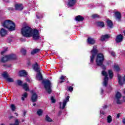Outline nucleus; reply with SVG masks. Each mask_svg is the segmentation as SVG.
Returning a JSON list of instances; mask_svg holds the SVG:
<instances>
[{
  "label": "nucleus",
  "mask_w": 125,
  "mask_h": 125,
  "mask_svg": "<svg viewBox=\"0 0 125 125\" xmlns=\"http://www.w3.org/2000/svg\"><path fill=\"white\" fill-rule=\"evenodd\" d=\"M21 35L26 38L33 37L34 40H39L40 39V33L39 30L33 29L29 26H24L21 28Z\"/></svg>",
  "instance_id": "f257e3e1"
},
{
  "label": "nucleus",
  "mask_w": 125,
  "mask_h": 125,
  "mask_svg": "<svg viewBox=\"0 0 125 125\" xmlns=\"http://www.w3.org/2000/svg\"><path fill=\"white\" fill-rule=\"evenodd\" d=\"M2 26L6 28L9 31L15 30V23L11 20H6L2 23Z\"/></svg>",
  "instance_id": "f03ea898"
},
{
  "label": "nucleus",
  "mask_w": 125,
  "mask_h": 125,
  "mask_svg": "<svg viewBox=\"0 0 125 125\" xmlns=\"http://www.w3.org/2000/svg\"><path fill=\"white\" fill-rule=\"evenodd\" d=\"M103 61H104V56L102 54H98L96 60L97 65L98 66H101L103 70H105L106 66L103 65Z\"/></svg>",
  "instance_id": "7ed1b4c3"
},
{
  "label": "nucleus",
  "mask_w": 125,
  "mask_h": 125,
  "mask_svg": "<svg viewBox=\"0 0 125 125\" xmlns=\"http://www.w3.org/2000/svg\"><path fill=\"white\" fill-rule=\"evenodd\" d=\"M98 52V50H97V47L94 46L93 47V49L90 51L91 56L90 57V64H92V63H93L95 57L97 55Z\"/></svg>",
  "instance_id": "20e7f679"
},
{
  "label": "nucleus",
  "mask_w": 125,
  "mask_h": 125,
  "mask_svg": "<svg viewBox=\"0 0 125 125\" xmlns=\"http://www.w3.org/2000/svg\"><path fill=\"white\" fill-rule=\"evenodd\" d=\"M17 58L16 55L12 54L3 57L1 58L0 62L2 63H5V62H7V61H9V60L16 59Z\"/></svg>",
  "instance_id": "39448f33"
},
{
  "label": "nucleus",
  "mask_w": 125,
  "mask_h": 125,
  "mask_svg": "<svg viewBox=\"0 0 125 125\" xmlns=\"http://www.w3.org/2000/svg\"><path fill=\"white\" fill-rule=\"evenodd\" d=\"M42 83H43L44 86L48 93L49 94L51 93V83L50 81L49 80H45L42 82Z\"/></svg>",
  "instance_id": "423d86ee"
},
{
  "label": "nucleus",
  "mask_w": 125,
  "mask_h": 125,
  "mask_svg": "<svg viewBox=\"0 0 125 125\" xmlns=\"http://www.w3.org/2000/svg\"><path fill=\"white\" fill-rule=\"evenodd\" d=\"M69 101H70V96H67V97L63 100L62 103V102H60V108L61 109H64V108L66 107V104H67V102H69Z\"/></svg>",
  "instance_id": "0eeeda50"
},
{
  "label": "nucleus",
  "mask_w": 125,
  "mask_h": 125,
  "mask_svg": "<svg viewBox=\"0 0 125 125\" xmlns=\"http://www.w3.org/2000/svg\"><path fill=\"white\" fill-rule=\"evenodd\" d=\"M2 76L4 79H5L6 81H7L8 83H13V82H14L13 78L9 77L8 73H7L6 72H3Z\"/></svg>",
  "instance_id": "6e6552de"
},
{
  "label": "nucleus",
  "mask_w": 125,
  "mask_h": 125,
  "mask_svg": "<svg viewBox=\"0 0 125 125\" xmlns=\"http://www.w3.org/2000/svg\"><path fill=\"white\" fill-rule=\"evenodd\" d=\"M102 74L103 76H104V82L103 83L104 86H107V84L108 83V74H107V72H106L105 71H103L102 72Z\"/></svg>",
  "instance_id": "1a4fd4ad"
},
{
  "label": "nucleus",
  "mask_w": 125,
  "mask_h": 125,
  "mask_svg": "<svg viewBox=\"0 0 125 125\" xmlns=\"http://www.w3.org/2000/svg\"><path fill=\"white\" fill-rule=\"evenodd\" d=\"M77 0H68L67 6L69 7H73L76 4Z\"/></svg>",
  "instance_id": "9d476101"
},
{
  "label": "nucleus",
  "mask_w": 125,
  "mask_h": 125,
  "mask_svg": "<svg viewBox=\"0 0 125 125\" xmlns=\"http://www.w3.org/2000/svg\"><path fill=\"white\" fill-rule=\"evenodd\" d=\"M124 40V36L122 34H120L117 36L116 39V42H122Z\"/></svg>",
  "instance_id": "9b49d317"
},
{
  "label": "nucleus",
  "mask_w": 125,
  "mask_h": 125,
  "mask_svg": "<svg viewBox=\"0 0 125 125\" xmlns=\"http://www.w3.org/2000/svg\"><path fill=\"white\" fill-rule=\"evenodd\" d=\"M31 93H33L31 97V100L32 102H37V101L38 100V95H37L36 93H33V91H31Z\"/></svg>",
  "instance_id": "f8f14e48"
},
{
  "label": "nucleus",
  "mask_w": 125,
  "mask_h": 125,
  "mask_svg": "<svg viewBox=\"0 0 125 125\" xmlns=\"http://www.w3.org/2000/svg\"><path fill=\"white\" fill-rule=\"evenodd\" d=\"M6 35H7V30L3 28H1L0 30V36H1V37H5Z\"/></svg>",
  "instance_id": "ddd939ff"
},
{
  "label": "nucleus",
  "mask_w": 125,
  "mask_h": 125,
  "mask_svg": "<svg viewBox=\"0 0 125 125\" xmlns=\"http://www.w3.org/2000/svg\"><path fill=\"white\" fill-rule=\"evenodd\" d=\"M16 10H22L23 8L22 4H16L15 5Z\"/></svg>",
  "instance_id": "4468645a"
},
{
  "label": "nucleus",
  "mask_w": 125,
  "mask_h": 125,
  "mask_svg": "<svg viewBox=\"0 0 125 125\" xmlns=\"http://www.w3.org/2000/svg\"><path fill=\"white\" fill-rule=\"evenodd\" d=\"M109 38H110L109 35L106 34L104 35H102L101 37V41H102V42H104V41H106L109 39Z\"/></svg>",
  "instance_id": "2eb2a0df"
},
{
  "label": "nucleus",
  "mask_w": 125,
  "mask_h": 125,
  "mask_svg": "<svg viewBox=\"0 0 125 125\" xmlns=\"http://www.w3.org/2000/svg\"><path fill=\"white\" fill-rule=\"evenodd\" d=\"M19 75L21 77H27L28 73H27L25 70H21L19 71Z\"/></svg>",
  "instance_id": "dca6fc26"
},
{
  "label": "nucleus",
  "mask_w": 125,
  "mask_h": 125,
  "mask_svg": "<svg viewBox=\"0 0 125 125\" xmlns=\"http://www.w3.org/2000/svg\"><path fill=\"white\" fill-rule=\"evenodd\" d=\"M87 42L89 44H94L95 43V40L92 38H88Z\"/></svg>",
  "instance_id": "f3484780"
},
{
  "label": "nucleus",
  "mask_w": 125,
  "mask_h": 125,
  "mask_svg": "<svg viewBox=\"0 0 125 125\" xmlns=\"http://www.w3.org/2000/svg\"><path fill=\"white\" fill-rule=\"evenodd\" d=\"M115 17L116 18L117 21H121V13L119 12H116L115 13Z\"/></svg>",
  "instance_id": "a211bd4d"
},
{
  "label": "nucleus",
  "mask_w": 125,
  "mask_h": 125,
  "mask_svg": "<svg viewBox=\"0 0 125 125\" xmlns=\"http://www.w3.org/2000/svg\"><path fill=\"white\" fill-rule=\"evenodd\" d=\"M75 19L76 21H77L78 22H81L82 21H83V19H84L82 16L79 15L76 16Z\"/></svg>",
  "instance_id": "6ab92c4d"
},
{
  "label": "nucleus",
  "mask_w": 125,
  "mask_h": 125,
  "mask_svg": "<svg viewBox=\"0 0 125 125\" xmlns=\"http://www.w3.org/2000/svg\"><path fill=\"white\" fill-rule=\"evenodd\" d=\"M121 97H122V94H121V93L117 92L116 95V98L117 99L118 104H121V102H120V101H119V99H120Z\"/></svg>",
  "instance_id": "aec40b11"
},
{
  "label": "nucleus",
  "mask_w": 125,
  "mask_h": 125,
  "mask_svg": "<svg viewBox=\"0 0 125 125\" xmlns=\"http://www.w3.org/2000/svg\"><path fill=\"white\" fill-rule=\"evenodd\" d=\"M37 73H38L36 75V80L37 81H42V74L40 71Z\"/></svg>",
  "instance_id": "412c9836"
},
{
  "label": "nucleus",
  "mask_w": 125,
  "mask_h": 125,
  "mask_svg": "<svg viewBox=\"0 0 125 125\" xmlns=\"http://www.w3.org/2000/svg\"><path fill=\"white\" fill-rule=\"evenodd\" d=\"M106 23L107 24L108 28H113V22L112 21L109 19L106 20Z\"/></svg>",
  "instance_id": "4be33fe9"
},
{
  "label": "nucleus",
  "mask_w": 125,
  "mask_h": 125,
  "mask_svg": "<svg viewBox=\"0 0 125 125\" xmlns=\"http://www.w3.org/2000/svg\"><path fill=\"white\" fill-rule=\"evenodd\" d=\"M33 69L36 71V72H40L41 69L39 68V65L38 63H36L35 64L33 65Z\"/></svg>",
  "instance_id": "5701e85b"
},
{
  "label": "nucleus",
  "mask_w": 125,
  "mask_h": 125,
  "mask_svg": "<svg viewBox=\"0 0 125 125\" xmlns=\"http://www.w3.org/2000/svg\"><path fill=\"white\" fill-rule=\"evenodd\" d=\"M22 86L23 89H24V90H25V91H28L29 90V85H28L27 83H24V84H23L22 85Z\"/></svg>",
  "instance_id": "b1692460"
},
{
  "label": "nucleus",
  "mask_w": 125,
  "mask_h": 125,
  "mask_svg": "<svg viewBox=\"0 0 125 125\" xmlns=\"http://www.w3.org/2000/svg\"><path fill=\"white\" fill-rule=\"evenodd\" d=\"M113 120L112 119V116L111 115H108L107 117L106 122L107 124H111Z\"/></svg>",
  "instance_id": "393cba45"
},
{
  "label": "nucleus",
  "mask_w": 125,
  "mask_h": 125,
  "mask_svg": "<svg viewBox=\"0 0 125 125\" xmlns=\"http://www.w3.org/2000/svg\"><path fill=\"white\" fill-rule=\"evenodd\" d=\"M100 116L101 118H103V117H105L106 116V113L104 112V110L101 109L100 110Z\"/></svg>",
  "instance_id": "a878e982"
},
{
  "label": "nucleus",
  "mask_w": 125,
  "mask_h": 125,
  "mask_svg": "<svg viewBox=\"0 0 125 125\" xmlns=\"http://www.w3.org/2000/svg\"><path fill=\"white\" fill-rule=\"evenodd\" d=\"M45 121H46V122H48L49 123H52L53 122V120H52V119H51V118H50V117H49V116L48 115H46L45 117Z\"/></svg>",
  "instance_id": "bb28decb"
},
{
  "label": "nucleus",
  "mask_w": 125,
  "mask_h": 125,
  "mask_svg": "<svg viewBox=\"0 0 125 125\" xmlns=\"http://www.w3.org/2000/svg\"><path fill=\"white\" fill-rule=\"evenodd\" d=\"M97 25L99 26V27H101V28H103V27H104V23L102 21L97 22Z\"/></svg>",
  "instance_id": "cd10ccee"
},
{
  "label": "nucleus",
  "mask_w": 125,
  "mask_h": 125,
  "mask_svg": "<svg viewBox=\"0 0 125 125\" xmlns=\"http://www.w3.org/2000/svg\"><path fill=\"white\" fill-rule=\"evenodd\" d=\"M40 51V49H34L32 50L31 51V54L32 55H34V54H36V53H38Z\"/></svg>",
  "instance_id": "c85d7f7f"
},
{
  "label": "nucleus",
  "mask_w": 125,
  "mask_h": 125,
  "mask_svg": "<svg viewBox=\"0 0 125 125\" xmlns=\"http://www.w3.org/2000/svg\"><path fill=\"white\" fill-rule=\"evenodd\" d=\"M27 96H28V93H27L26 92L23 93L22 95L21 100L22 101H24V100H25V98H27Z\"/></svg>",
  "instance_id": "c756f323"
},
{
  "label": "nucleus",
  "mask_w": 125,
  "mask_h": 125,
  "mask_svg": "<svg viewBox=\"0 0 125 125\" xmlns=\"http://www.w3.org/2000/svg\"><path fill=\"white\" fill-rule=\"evenodd\" d=\"M36 17L38 19H41L43 17V16L42 14L38 13L36 14Z\"/></svg>",
  "instance_id": "7c9ffc66"
},
{
  "label": "nucleus",
  "mask_w": 125,
  "mask_h": 125,
  "mask_svg": "<svg viewBox=\"0 0 125 125\" xmlns=\"http://www.w3.org/2000/svg\"><path fill=\"white\" fill-rule=\"evenodd\" d=\"M65 78H66V76L62 75L60 78L61 81H60L59 83H64V82H65Z\"/></svg>",
  "instance_id": "2f4dec72"
},
{
  "label": "nucleus",
  "mask_w": 125,
  "mask_h": 125,
  "mask_svg": "<svg viewBox=\"0 0 125 125\" xmlns=\"http://www.w3.org/2000/svg\"><path fill=\"white\" fill-rule=\"evenodd\" d=\"M108 74H109L110 79H113V77L114 75L113 74V71H112V70H108Z\"/></svg>",
  "instance_id": "473e14b6"
},
{
  "label": "nucleus",
  "mask_w": 125,
  "mask_h": 125,
  "mask_svg": "<svg viewBox=\"0 0 125 125\" xmlns=\"http://www.w3.org/2000/svg\"><path fill=\"white\" fill-rule=\"evenodd\" d=\"M20 52L22 54V55H26V53H27V51L26 49L22 48L20 50Z\"/></svg>",
  "instance_id": "72a5a7b5"
},
{
  "label": "nucleus",
  "mask_w": 125,
  "mask_h": 125,
  "mask_svg": "<svg viewBox=\"0 0 125 125\" xmlns=\"http://www.w3.org/2000/svg\"><path fill=\"white\" fill-rule=\"evenodd\" d=\"M10 125H19V120L16 119L15 121V124H10Z\"/></svg>",
  "instance_id": "f704fd0d"
},
{
  "label": "nucleus",
  "mask_w": 125,
  "mask_h": 125,
  "mask_svg": "<svg viewBox=\"0 0 125 125\" xmlns=\"http://www.w3.org/2000/svg\"><path fill=\"white\" fill-rule=\"evenodd\" d=\"M37 113L39 116H42V109H39Z\"/></svg>",
  "instance_id": "c9c22d12"
},
{
  "label": "nucleus",
  "mask_w": 125,
  "mask_h": 125,
  "mask_svg": "<svg viewBox=\"0 0 125 125\" xmlns=\"http://www.w3.org/2000/svg\"><path fill=\"white\" fill-rule=\"evenodd\" d=\"M67 89L68 91H70V92H72V91H73V90H74V88L73 87V86H70L67 87Z\"/></svg>",
  "instance_id": "e433bc0d"
},
{
  "label": "nucleus",
  "mask_w": 125,
  "mask_h": 125,
  "mask_svg": "<svg viewBox=\"0 0 125 125\" xmlns=\"http://www.w3.org/2000/svg\"><path fill=\"white\" fill-rule=\"evenodd\" d=\"M114 68L115 69V70H116V71H120V67H119V65H114Z\"/></svg>",
  "instance_id": "4c0bfd02"
},
{
  "label": "nucleus",
  "mask_w": 125,
  "mask_h": 125,
  "mask_svg": "<svg viewBox=\"0 0 125 125\" xmlns=\"http://www.w3.org/2000/svg\"><path fill=\"white\" fill-rule=\"evenodd\" d=\"M10 108H11L12 111H15V109H16L15 105H14V104H13L11 105Z\"/></svg>",
  "instance_id": "58836bf2"
},
{
  "label": "nucleus",
  "mask_w": 125,
  "mask_h": 125,
  "mask_svg": "<svg viewBox=\"0 0 125 125\" xmlns=\"http://www.w3.org/2000/svg\"><path fill=\"white\" fill-rule=\"evenodd\" d=\"M7 47H5L4 50L1 52V55H3V54H4L5 52L7 51Z\"/></svg>",
  "instance_id": "ea45409f"
},
{
  "label": "nucleus",
  "mask_w": 125,
  "mask_h": 125,
  "mask_svg": "<svg viewBox=\"0 0 125 125\" xmlns=\"http://www.w3.org/2000/svg\"><path fill=\"white\" fill-rule=\"evenodd\" d=\"M101 95H103L104 94V88H101Z\"/></svg>",
  "instance_id": "a19ab883"
},
{
  "label": "nucleus",
  "mask_w": 125,
  "mask_h": 125,
  "mask_svg": "<svg viewBox=\"0 0 125 125\" xmlns=\"http://www.w3.org/2000/svg\"><path fill=\"white\" fill-rule=\"evenodd\" d=\"M51 101L52 103H55L56 102L55 99H54V98H53V97H51Z\"/></svg>",
  "instance_id": "79ce46f5"
},
{
  "label": "nucleus",
  "mask_w": 125,
  "mask_h": 125,
  "mask_svg": "<svg viewBox=\"0 0 125 125\" xmlns=\"http://www.w3.org/2000/svg\"><path fill=\"white\" fill-rule=\"evenodd\" d=\"M18 84H19V85H22V81H21V80H18Z\"/></svg>",
  "instance_id": "37998d69"
},
{
  "label": "nucleus",
  "mask_w": 125,
  "mask_h": 125,
  "mask_svg": "<svg viewBox=\"0 0 125 125\" xmlns=\"http://www.w3.org/2000/svg\"><path fill=\"white\" fill-rule=\"evenodd\" d=\"M92 18H96L98 17V16L97 15H93L92 16Z\"/></svg>",
  "instance_id": "c03bdc74"
},
{
  "label": "nucleus",
  "mask_w": 125,
  "mask_h": 125,
  "mask_svg": "<svg viewBox=\"0 0 125 125\" xmlns=\"http://www.w3.org/2000/svg\"><path fill=\"white\" fill-rule=\"evenodd\" d=\"M111 54L112 56H115V55H116V53L113 51H112L111 52Z\"/></svg>",
  "instance_id": "a18cd8bd"
},
{
  "label": "nucleus",
  "mask_w": 125,
  "mask_h": 125,
  "mask_svg": "<svg viewBox=\"0 0 125 125\" xmlns=\"http://www.w3.org/2000/svg\"><path fill=\"white\" fill-rule=\"evenodd\" d=\"M13 40L12 39H7L8 42H13Z\"/></svg>",
  "instance_id": "49530a36"
},
{
  "label": "nucleus",
  "mask_w": 125,
  "mask_h": 125,
  "mask_svg": "<svg viewBox=\"0 0 125 125\" xmlns=\"http://www.w3.org/2000/svg\"><path fill=\"white\" fill-rule=\"evenodd\" d=\"M107 108V106L106 105L103 106V108H102L103 110H105Z\"/></svg>",
  "instance_id": "de8ad7c7"
},
{
  "label": "nucleus",
  "mask_w": 125,
  "mask_h": 125,
  "mask_svg": "<svg viewBox=\"0 0 125 125\" xmlns=\"http://www.w3.org/2000/svg\"><path fill=\"white\" fill-rule=\"evenodd\" d=\"M121 117V113H119L117 115V119H119Z\"/></svg>",
  "instance_id": "09e8293b"
},
{
  "label": "nucleus",
  "mask_w": 125,
  "mask_h": 125,
  "mask_svg": "<svg viewBox=\"0 0 125 125\" xmlns=\"http://www.w3.org/2000/svg\"><path fill=\"white\" fill-rule=\"evenodd\" d=\"M26 82H30L31 80H30V79H29V78H27L26 79Z\"/></svg>",
  "instance_id": "8fccbe9b"
},
{
  "label": "nucleus",
  "mask_w": 125,
  "mask_h": 125,
  "mask_svg": "<svg viewBox=\"0 0 125 125\" xmlns=\"http://www.w3.org/2000/svg\"><path fill=\"white\" fill-rule=\"evenodd\" d=\"M122 122H123V124H124L125 125V118H124V119H123Z\"/></svg>",
  "instance_id": "3c124183"
},
{
  "label": "nucleus",
  "mask_w": 125,
  "mask_h": 125,
  "mask_svg": "<svg viewBox=\"0 0 125 125\" xmlns=\"http://www.w3.org/2000/svg\"><path fill=\"white\" fill-rule=\"evenodd\" d=\"M15 115H16L17 116H18V113L15 112Z\"/></svg>",
  "instance_id": "603ef678"
},
{
  "label": "nucleus",
  "mask_w": 125,
  "mask_h": 125,
  "mask_svg": "<svg viewBox=\"0 0 125 125\" xmlns=\"http://www.w3.org/2000/svg\"><path fill=\"white\" fill-rule=\"evenodd\" d=\"M25 115H26V112L24 111V113H23V116H25Z\"/></svg>",
  "instance_id": "864d4df0"
},
{
  "label": "nucleus",
  "mask_w": 125,
  "mask_h": 125,
  "mask_svg": "<svg viewBox=\"0 0 125 125\" xmlns=\"http://www.w3.org/2000/svg\"><path fill=\"white\" fill-rule=\"evenodd\" d=\"M12 118H13V116H10L9 117V119H12Z\"/></svg>",
  "instance_id": "5fc2aeb1"
},
{
  "label": "nucleus",
  "mask_w": 125,
  "mask_h": 125,
  "mask_svg": "<svg viewBox=\"0 0 125 125\" xmlns=\"http://www.w3.org/2000/svg\"><path fill=\"white\" fill-rule=\"evenodd\" d=\"M123 99H124V101H125V97H123Z\"/></svg>",
  "instance_id": "6e6d98bb"
},
{
  "label": "nucleus",
  "mask_w": 125,
  "mask_h": 125,
  "mask_svg": "<svg viewBox=\"0 0 125 125\" xmlns=\"http://www.w3.org/2000/svg\"><path fill=\"white\" fill-rule=\"evenodd\" d=\"M33 106H36V103L33 104Z\"/></svg>",
  "instance_id": "4d7b16f0"
},
{
  "label": "nucleus",
  "mask_w": 125,
  "mask_h": 125,
  "mask_svg": "<svg viewBox=\"0 0 125 125\" xmlns=\"http://www.w3.org/2000/svg\"><path fill=\"white\" fill-rule=\"evenodd\" d=\"M124 36H125V30L124 31Z\"/></svg>",
  "instance_id": "13d9d810"
},
{
  "label": "nucleus",
  "mask_w": 125,
  "mask_h": 125,
  "mask_svg": "<svg viewBox=\"0 0 125 125\" xmlns=\"http://www.w3.org/2000/svg\"><path fill=\"white\" fill-rule=\"evenodd\" d=\"M24 120L23 119H22V121H21L22 123H23L24 122Z\"/></svg>",
  "instance_id": "bf43d9fd"
},
{
  "label": "nucleus",
  "mask_w": 125,
  "mask_h": 125,
  "mask_svg": "<svg viewBox=\"0 0 125 125\" xmlns=\"http://www.w3.org/2000/svg\"><path fill=\"white\" fill-rule=\"evenodd\" d=\"M0 125H5L4 124H1Z\"/></svg>",
  "instance_id": "052dcab7"
},
{
  "label": "nucleus",
  "mask_w": 125,
  "mask_h": 125,
  "mask_svg": "<svg viewBox=\"0 0 125 125\" xmlns=\"http://www.w3.org/2000/svg\"><path fill=\"white\" fill-rule=\"evenodd\" d=\"M28 65H30V62H28Z\"/></svg>",
  "instance_id": "680f3d73"
}]
</instances>
